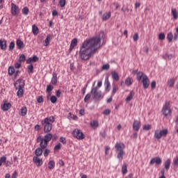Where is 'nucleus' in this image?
<instances>
[{
  "mask_svg": "<svg viewBox=\"0 0 178 178\" xmlns=\"http://www.w3.org/2000/svg\"><path fill=\"white\" fill-rule=\"evenodd\" d=\"M101 38L104 40L105 38V33L104 31H101L99 34L94 38L90 39V56H94L97 52H98V49L102 47L101 45Z\"/></svg>",
  "mask_w": 178,
  "mask_h": 178,
  "instance_id": "f257e3e1",
  "label": "nucleus"
},
{
  "mask_svg": "<svg viewBox=\"0 0 178 178\" xmlns=\"http://www.w3.org/2000/svg\"><path fill=\"white\" fill-rule=\"evenodd\" d=\"M79 54L82 60H88L90 59V39H86L80 47Z\"/></svg>",
  "mask_w": 178,
  "mask_h": 178,
  "instance_id": "f03ea898",
  "label": "nucleus"
},
{
  "mask_svg": "<svg viewBox=\"0 0 178 178\" xmlns=\"http://www.w3.org/2000/svg\"><path fill=\"white\" fill-rule=\"evenodd\" d=\"M55 122V117L50 116L47 117L41 121V124L43 126V130L44 133H50L52 130V123Z\"/></svg>",
  "mask_w": 178,
  "mask_h": 178,
  "instance_id": "7ed1b4c3",
  "label": "nucleus"
},
{
  "mask_svg": "<svg viewBox=\"0 0 178 178\" xmlns=\"http://www.w3.org/2000/svg\"><path fill=\"white\" fill-rule=\"evenodd\" d=\"M52 140V134L48 132L44 135V137L42 138V136H39L36 139V143H40V147L42 148H47L48 147V143Z\"/></svg>",
  "mask_w": 178,
  "mask_h": 178,
  "instance_id": "20e7f679",
  "label": "nucleus"
},
{
  "mask_svg": "<svg viewBox=\"0 0 178 178\" xmlns=\"http://www.w3.org/2000/svg\"><path fill=\"white\" fill-rule=\"evenodd\" d=\"M24 81L22 79H19L15 83L14 87L15 90H18L17 92V95L19 97V98H22L24 94V90L23 88H24Z\"/></svg>",
  "mask_w": 178,
  "mask_h": 178,
  "instance_id": "39448f33",
  "label": "nucleus"
},
{
  "mask_svg": "<svg viewBox=\"0 0 178 178\" xmlns=\"http://www.w3.org/2000/svg\"><path fill=\"white\" fill-rule=\"evenodd\" d=\"M137 80L143 83V88L147 90L149 87V79L147 74H144L143 72H138L137 74Z\"/></svg>",
  "mask_w": 178,
  "mask_h": 178,
  "instance_id": "423d86ee",
  "label": "nucleus"
},
{
  "mask_svg": "<svg viewBox=\"0 0 178 178\" xmlns=\"http://www.w3.org/2000/svg\"><path fill=\"white\" fill-rule=\"evenodd\" d=\"M90 93L92 95L95 102H99L102 99V92H98V87L92 88Z\"/></svg>",
  "mask_w": 178,
  "mask_h": 178,
  "instance_id": "0eeeda50",
  "label": "nucleus"
},
{
  "mask_svg": "<svg viewBox=\"0 0 178 178\" xmlns=\"http://www.w3.org/2000/svg\"><path fill=\"white\" fill-rule=\"evenodd\" d=\"M170 105V102H165V106L163 108L162 112L164 116H171L172 115V108L169 107Z\"/></svg>",
  "mask_w": 178,
  "mask_h": 178,
  "instance_id": "6e6552de",
  "label": "nucleus"
},
{
  "mask_svg": "<svg viewBox=\"0 0 178 178\" xmlns=\"http://www.w3.org/2000/svg\"><path fill=\"white\" fill-rule=\"evenodd\" d=\"M72 135L78 140H83L85 137L84 134L80 129H75L72 131Z\"/></svg>",
  "mask_w": 178,
  "mask_h": 178,
  "instance_id": "1a4fd4ad",
  "label": "nucleus"
},
{
  "mask_svg": "<svg viewBox=\"0 0 178 178\" xmlns=\"http://www.w3.org/2000/svg\"><path fill=\"white\" fill-rule=\"evenodd\" d=\"M20 13V9L19 8V6H17L14 3H11V15L13 16H17Z\"/></svg>",
  "mask_w": 178,
  "mask_h": 178,
  "instance_id": "9d476101",
  "label": "nucleus"
},
{
  "mask_svg": "<svg viewBox=\"0 0 178 178\" xmlns=\"http://www.w3.org/2000/svg\"><path fill=\"white\" fill-rule=\"evenodd\" d=\"M154 163H156V165H161V163H162V159L159 156L152 158L150 161V165H154Z\"/></svg>",
  "mask_w": 178,
  "mask_h": 178,
  "instance_id": "9b49d317",
  "label": "nucleus"
},
{
  "mask_svg": "<svg viewBox=\"0 0 178 178\" xmlns=\"http://www.w3.org/2000/svg\"><path fill=\"white\" fill-rule=\"evenodd\" d=\"M115 148L116 151H118V152H120L122 151H124L123 149L126 148V146L124 145L123 143H117L115 144Z\"/></svg>",
  "mask_w": 178,
  "mask_h": 178,
  "instance_id": "f8f14e48",
  "label": "nucleus"
},
{
  "mask_svg": "<svg viewBox=\"0 0 178 178\" xmlns=\"http://www.w3.org/2000/svg\"><path fill=\"white\" fill-rule=\"evenodd\" d=\"M0 48L2 51H6V48H8V41L6 40H2L0 39Z\"/></svg>",
  "mask_w": 178,
  "mask_h": 178,
  "instance_id": "ddd939ff",
  "label": "nucleus"
},
{
  "mask_svg": "<svg viewBox=\"0 0 178 178\" xmlns=\"http://www.w3.org/2000/svg\"><path fill=\"white\" fill-rule=\"evenodd\" d=\"M10 108H12V104L8 103L6 102H5L3 104H1V108L4 111H9Z\"/></svg>",
  "mask_w": 178,
  "mask_h": 178,
  "instance_id": "4468645a",
  "label": "nucleus"
},
{
  "mask_svg": "<svg viewBox=\"0 0 178 178\" xmlns=\"http://www.w3.org/2000/svg\"><path fill=\"white\" fill-rule=\"evenodd\" d=\"M140 127H141V122L138 120H134L133 124V129L135 131H138L140 130Z\"/></svg>",
  "mask_w": 178,
  "mask_h": 178,
  "instance_id": "2eb2a0df",
  "label": "nucleus"
},
{
  "mask_svg": "<svg viewBox=\"0 0 178 178\" xmlns=\"http://www.w3.org/2000/svg\"><path fill=\"white\" fill-rule=\"evenodd\" d=\"M74 47H77V38H74L72 41H71V44L70 46V52H72V51H73V49H74Z\"/></svg>",
  "mask_w": 178,
  "mask_h": 178,
  "instance_id": "dca6fc26",
  "label": "nucleus"
},
{
  "mask_svg": "<svg viewBox=\"0 0 178 178\" xmlns=\"http://www.w3.org/2000/svg\"><path fill=\"white\" fill-rule=\"evenodd\" d=\"M33 161L34 163H35V165H37V166H42V165L43 163L42 159H40L37 156H33Z\"/></svg>",
  "mask_w": 178,
  "mask_h": 178,
  "instance_id": "f3484780",
  "label": "nucleus"
},
{
  "mask_svg": "<svg viewBox=\"0 0 178 178\" xmlns=\"http://www.w3.org/2000/svg\"><path fill=\"white\" fill-rule=\"evenodd\" d=\"M42 149H45V148H42V147H38L35 150V156H37V157L41 156V155H42V152H43Z\"/></svg>",
  "mask_w": 178,
  "mask_h": 178,
  "instance_id": "a211bd4d",
  "label": "nucleus"
},
{
  "mask_svg": "<svg viewBox=\"0 0 178 178\" xmlns=\"http://www.w3.org/2000/svg\"><path fill=\"white\" fill-rule=\"evenodd\" d=\"M52 76L51 84L55 86V84H57L58 83V74H56V72H53Z\"/></svg>",
  "mask_w": 178,
  "mask_h": 178,
  "instance_id": "6ab92c4d",
  "label": "nucleus"
},
{
  "mask_svg": "<svg viewBox=\"0 0 178 178\" xmlns=\"http://www.w3.org/2000/svg\"><path fill=\"white\" fill-rule=\"evenodd\" d=\"M16 44L18 49H23L24 48V43L20 39L17 40Z\"/></svg>",
  "mask_w": 178,
  "mask_h": 178,
  "instance_id": "aec40b11",
  "label": "nucleus"
},
{
  "mask_svg": "<svg viewBox=\"0 0 178 178\" xmlns=\"http://www.w3.org/2000/svg\"><path fill=\"white\" fill-rule=\"evenodd\" d=\"M104 84L106 86V91H110L111 90V82H109V78L108 76H106L105 79Z\"/></svg>",
  "mask_w": 178,
  "mask_h": 178,
  "instance_id": "412c9836",
  "label": "nucleus"
},
{
  "mask_svg": "<svg viewBox=\"0 0 178 178\" xmlns=\"http://www.w3.org/2000/svg\"><path fill=\"white\" fill-rule=\"evenodd\" d=\"M90 126L92 129L95 130V129H98V127H99V123H98V121L97 120H93L90 122Z\"/></svg>",
  "mask_w": 178,
  "mask_h": 178,
  "instance_id": "4be33fe9",
  "label": "nucleus"
},
{
  "mask_svg": "<svg viewBox=\"0 0 178 178\" xmlns=\"http://www.w3.org/2000/svg\"><path fill=\"white\" fill-rule=\"evenodd\" d=\"M134 95H136V93L134 92V91L131 90L130 92L129 95L126 98L125 101L127 102H130V101H131V99H133Z\"/></svg>",
  "mask_w": 178,
  "mask_h": 178,
  "instance_id": "5701e85b",
  "label": "nucleus"
},
{
  "mask_svg": "<svg viewBox=\"0 0 178 178\" xmlns=\"http://www.w3.org/2000/svg\"><path fill=\"white\" fill-rule=\"evenodd\" d=\"M173 58H175V54H165L164 55H163V58L168 60H171L172 59H173Z\"/></svg>",
  "mask_w": 178,
  "mask_h": 178,
  "instance_id": "b1692460",
  "label": "nucleus"
},
{
  "mask_svg": "<svg viewBox=\"0 0 178 178\" xmlns=\"http://www.w3.org/2000/svg\"><path fill=\"white\" fill-rule=\"evenodd\" d=\"M170 159H168L165 163H164V168L165 169V170H169V169H170Z\"/></svg>",
  "mask_w": 178,
  "mask_h": 178,
  "instance_id": "393cba45",
  "label": "nucleus"
},
{
  "mask_svg": "<svg viewBox=\"0 0 178 178\" xmlns=\"http://www.w3.org/2000/svg\"><path fill=\"white\" fill-rule=\"evenodd\" d=\"M175 83H176V79H175V78L170 79L168 81V87H170L171 88L175 87Z\"/></svg>",
  "mask_w": 178,
  "mask_h": 178,
  "instance_id": "a878e982",
  "label": "nucleus"
},
{
  "mask_svg": "<svg viewBox=\"0 0 178 178\" xmlns=\"http://www.w3.org/2000/svg\"><path fill=\"white\" fill-rule=\"evenodd\" d=\"M40 30L38 29V27L35 26V24L32 26V33L33 35H38Z\"/></svg>",
  "mask_w": 178,
  "mask_h": 178,
  "instance_id": "bb28decb",
  "label": "nucleus"
},
{
  "mask_svg": "<svg viewBox=\"0 0 178 178\" xmlns=\"http://www.w3.org/2000/svg\"><path fill=\"white\" fill-rule=\"evenodd\" d=\"M112 79L115 81H119V74L118 72L113 71L111 72Z\"/></svg>",
  "mask_w": 178,
  "mask_h": 178,
  "instance_id": "cd10ccee",
  "label": "nucleus"
},
{
  "mask_svg": "<svg viewBox=\"0 0 178 178\" xmlns=\"http://www.w3.org/2000/svg\"><path fill=\"white\" fill-rule=\"evenodd\" d=\"M134 80L132 78L128 77L125 80V84L129 87V86H131L133 84Z\"/></svg>",
  "mask_w": 178,
  "mask_h": 178,
  "instance_id": "c85d7f7f",
  "label": "nucleus"
},
{
  "mask_svg": "<svg viewBox=\"0 0 178 178\" xmlns=\"http://www.w3.org/2000/svg\"><path fill=\"white\" fill-rule=\"evenodd\" d=\"M125 153L124 151H121L118 153L117 158L119 159V161L123 160V156H124Z\"/></svg>",
  "mask_w": 178,
  "mask_h": 178,
  "instance_id": "c756f323",
  "label": "nucleus"
},
{
  "mask_svg": "<svg viewBox=\"0 0 178 178\" xmlns=\"http://www.w3.org/2000/svg\"><path fill=\"white\" fill-rule=\"evenodd\" d=\"M154 137L155 138H157V140H161V138H162V134L159 130L155 131Z\"/></svg>",
  "mask_w": 178,
  "mask_h": 178,
  "instance_id": "7c9ffc66",
  "label": "nucleus"
},
{
  "mask_svg": "<svg viewBox=\"0 0 178 178\" xmlns=\"http://www.w3.org/2000/svg\"><path fill=\"white\" fill-rule=\"evenodd\" d=\"M171 13L173 16V18L176 20L178 18V13L177 11L176 10V8H172L171 10Z\"/></svg>",
  "mask_w": 178,
  "mask_h": 178,
  "instance_id": "2f4dec72",
  "label": "nucleus"
},
{
  "mask_svg": "<svg viewBox=\"0 0 178 178\" xmlns=\"http://www.w3.org/2000/svg\"><path fill=\"white\" fill-rule=\"evenodd\" d=\"M51 37H52V35H47L45 40H44V47H48L49 45V41H51Z\"/></svg>",
  "mask_w": 178,
  "mask_h": 178,
  "instance_id": "473e14b6",
  "label": "nucleus"
},
{
  "mask_svg": "<svg viewBox=\"0 0 178 178\" xmlns=\"http://www.w3.org/2000/svg\"><path fill=\"white\" fill-rule=\"evenodd\" d=\"M111 18V12L109 13H106L103 15V17H102V19L103 20H108V19Z\"/></svg>",
  "mask_w": 178,
  "mask_h": 178,
  "instance_id": "72a5a7b5",
  "label": "nucleus"
},
{
  "mask_svg": "<svg viewBox=\"0 0 178 178\" xmlns=\"http://www.w3.org/2000/svg\"><path fill=\"white\" fill-rule=\"evenodd\" d=\"M167 40H168V42H172L173 40V33L172 32L168 33Z\"/></svg>",
  "mask_w": 178,
  "mask_h": 178,
  "instance_id": "f704fd0d",
  "label": "nucleus"
},
{
  "mask_svg": "<svg viewBox=\"0 0 178 178\" xmlns=\"http://www.w3.org/2000/svg\"><path fill=\"white\" fill-rule=\"evenodd\" d=\"M27 115V107L24 106L21 108V115L26 116Z\"/></svg>",
  "mask_w": 178,
  "mask_h": 178,
  "instance_id": "c9c22d12",
  "label": "nucleus"
},
{
  "mask_svg": "<svg viewBox=\"0 0 178 178\" xmlns=\"http://www.w3.org/2000/svg\"><path fill=\"white\" fill-rule=\"evenodd\" d=\"M14 73H15V67H13V66H10V67H8V74H9L10 76H12V75H13Z\"/></svg>",
  "mask_w": 178,
  "mask_h": 178,
  "instance_id": "e433bc0d",
  "label": "nucleus"
},
{
  "mask_svg": "<svg viewBox=\"0 0 178 178\" xmlns=\"http://www.w3.org/2000/svg\"><path fill=\"white\" fill-rule=\"evenodd\" d=\"M49 166V169L51 170L54 169V168H55V161H54V160H51L48 163Z\"/></svg>",
  "mask_w": 178,
  "mask_h": 178,
  "instance_id": "4c0bfd02",
  "label": "nucleus"
},
{
  "mask_svg": "<svg viewBox=\"0 0 178 178\" xmlns=\"http://www.w3.org/2000/svg\"><path fill=\"white\" fill-rule=\"evenodd\" d=\"M8 49L9 51H10V52H12V51L15 49V41H13L10 43V44L8 45Z\"/></svg>",
  "mask_w": 178,
  "mask_h": 178,
  "instance_id": "58836bf2",
  "label": "nucleus"
},
{
  "mask_svg": "<svg viewBox=\"0 0 178 178\" xmlns=\"http://www.w3.org/2000/svg\"><path fill=\"white\" fill-rule=\"evenodd\" d=\"M50 101L51 102V104H56L57 101H58V97H56V96L53 95L50 97Z\"/></svg>",
  "mask_w": 178,
  "mask_h": 178,
  "instance_id": "ea45409f",
  "label": "nucleus"
},
{
  "mask_svg": "<svg viewBox=\"0 0 178 178\" xmlns=\"http://www.w3.org/2000/svg\"><path fill=\"white\" fill-rule=\"evenodd\" d=\"M168 129H163L161 131H160V133L161 134V137H166V136H168Z\"/></svg>",
  "mask_w": 178,
  "mask_h": 178,
  "instance_id": "a19ab883",
  "label": "nucleus"
},
{
  "mask_svg": "<svg viewBox=\"0 0 178 178\" xmlns=\"http://www.w3.org/2000/svg\"><path fill=\"white\" fill-rule=\"evenodd\" d=\"M29 7H24L22 9V14H24L25 16H27V15H29Z\"/></svg>",
  "mask_w": 178,
  "mask_h": 178,
  "instance_id": "79ce46f5",
  "label": "nucleus"
},
{
  "mask_svg": "<svg viewBox=\"0 0 178 178\" xmlns=\"http://www.w3.org/2000/svg\"><path fill=\"white\" fill-rule=\"evenodd\" d=\"M54 90V86L51 84L47 86L46 92H51Z\"/></svg>",
  "mask_w": 178,
  "mask_h": 178,
  "instance_id": "37998d69",
  "label": "nucleus"
},
{
  "mask_svg": "<svg viewBox=\"0 0 178 178\" xmlns=\"http://www.w3.org/2000/svg\"><path fill=\"white\" fill-rule=\"evenodd\" d=\"M33 70H34V65H33V64H31L28 66V73H33Z\"/></svg>",
  "mask_w": 178,
  "mask_h": 178,
  "instance_id": "c03bdc74",
  "label": "nucleus"
},
{
  "mask_svg": "<svg viewBox=\"0 0 178 178\" xmlns=\"http://www.w3.org/2000/svg\"><path fill=\"white\" fill-rule=\"evenodd\" d=\"M122 175H126V173H127V165H122Z\"/></svg>",
  "mask_w": 178,
  "mask_h": 178,
  "instance_id": "a18cd8bd",
  "label": "nucleus"
},
{
  "mask_svg": "<svg viewBox=\"0 0 178 178\" xmlns=\"http://www.w3.org/2000/svg\"><path fill=\"white\" fill-rule=\"evenodd\" d=\"M119 90V88H118V86L114 85L113 86V90H112V95H115L116 94V92Z\"/></svg>",
  "mask_w": 178,
  "mask_h": 178,
  "instance_id": "49530a36",
  "label": "nucleus"
},
{
  "mask_svg": "<svg viewBox=\"0 0 178 178\" xmlns=\"http://www.w3.org/2000/svg\"><path fill=\"white\" fill-rule=\"evenodd\" d=\"M37 102L38 104H42L44 102V97L42 96L38 97Z\"/></svg>",
  "mask_w": 178,
  "mask_h": 178,
  "instance_id": "de8ad7c7",
  "label": "nucleus"
},
{
  "mask_svg": "<svg viewBox=\"0 0 178 178\" xmlns=\"http://www.w3.org/2000/svg\"><path fill=\"white\" fill-rule=\"evenodd\" d=\"M60 8H65L66 5V0H60L59 1Z\"/></svg>",
  "mask_w": 178,
  "mask_h": 178,
  "instance_id": "09e8293b",
  "label": "nucleus"
},
{
  "mask_svg": "<svg viewBox=\"0 0 178 178\" xmlns=\"http://www.w3.org/2000/svg\"><path fill=\"white\" fill-rule=\"evenodd\" d=\"M51 152V151L49 149H45L44 152H43V155L45 158H47V156H48V155H49V153Z\"/></svg>",
  "mask_w": 178,
  "mask_h": 178,
  "instance_id": "8fccbe9b",
  "label": "nucleus"
},
{
  "mask_svg": "<svg viewBox=\"0 0 178 178\" xmlns=\"http://www.w3.org/2000/svg\"><path fill=\"white\" fill-rule=\"evenodd\" d=\"M62 147V145L60 143H58L54 148V151H58V149H60V147Z\"/></svg>",
  "mask_w": 178,
  "mask_h": 178,
  "instance_id": "3c124183",
  "label": "nucleus"
},
{
  "mask_svg": "<svg viewBox=\"0 0 178 178\" xmlns=\"http://www.w3.org/2000/svg\"><path fill=\"white\" fill-rule=\"evenodd\" d=\"M26 60V56L24 54H22L19 56V62H24Z\"/></svg>",
  "mask_w": 178,
  "mask_h": 178,
  "instance_id": "603ef678",
  "label": "nucleus"
},
{
  "mask_svg": "<svg viewBox=\"0 0 178 178\" xmlns=\"http://www.w3.org/2000/svg\"><path fill=\"white\" fill-rule=\"evenodd\" d=\"M159 38L161 41H163V40H165V33H159Z\"/></svg>",
  "mask_w": 178,
  "mask_h": 178,
  "instance_id": "864d4df0",
  "label": "nucleus"
},
{
  "mask_svg": "<svg viewBox=\"0 0 178 178\" xmlns=\"http://www.w3.org/2000/svg\"><path fill=\"white\" fill-rule=\"evenodd\" d=\"M6 162V156H3L0 157V163L2 165V163H5Z\"/></svg>",
  "mask_w": 178,
  "mask_h": 178,
  "instance_id": "5fc2aeb1",
  "label": "nucleus"
},
{
  "mask_svg": "<svg viewBox=\"0 0 178 178\" xmlns=\"http://www.w3.org/2000/svg\"><path fill=\"white\" fill-rule=\"evenodd\" d=\"M110 65L109 64H105L102 66V70H109Z\"/></svg>",
  "mask_w": 178,
  "mask_h": 178,
  "instance_id": "6e6d98bb",
  "label": "nucleus"
},
{
  "mask_svg": "<svg viewBox=\"0 0 178 178\" xmlns=\"http://www.w3.org/2000/svg\"><path fill=\"white\" fill-rule=\"evenodd\" d=\"M151 129H152L151 124H147L143 127V130L148 131V130H151Z\"/></svg>",
  "mask_w": 178,
  "mask_h": 178,
  "instance_id": "4d7b16f0",
  "label": "nucleus"
},
{
  "mask_svg": "<svg viewBox=\"0 0 178 178\" xmlns=\"http://www.w3.org/2000/svg\"><path fill=\"white\" fill-rule=\"evenodd\" d=\"M138 38H140V37L138 36V33H135L133 36L134 41H138Z\"/></svg>",
  "mask_w": 178,
  "mask_h": 178,
  "instance_id": "13d9d810",
  "label": "nucleus"
},
{
  "mask_svg": "<svg viewBox=\"0 0 178 178\" xmlns=\"http://www.w3.org/2000/svg\"><path fill=\"white\" fill-rule=\"evenodd\" d=\"M60 143H62V144H66V138L61 136L60 138Z\"/></svg>",
  "mask_w": 178,
  "mask_h": 178,
  "instance_id": "bf43d9fd",
  "label": "nucleus"
},
{
  "mask_svg": "<svg viewBox=\"0 0 178 178\" xmlns=\"http://www.w3.org/2000/svg\"><path fill=\"white\" fill-rule=\"evenodd\" d=\"M151 88L152 90H154V88H156V81H153L151 83Z\"/></svg>",
  "mask_w": 178,
  "mask_h": 178,
  "instance_id": "052dcab7",
  "label": "nucleus"
},
{
  "mask_svg": "<svg viewBox=\"0 0 178 178\" xmlns=\"http://www.w3.org/2000/svg\"><path fill=\"white\" fill-rule=\"evenodd\" d=\"M104 115H106V116L111 115V109H106L104 111Z\"/></svg>",
  "mask_w": 178,
  "mask_h": 178,
  "instance_id": "680f3d73",
  "label": "nucleus"
},
{
  "mask_svg": "<svg viewBox=\"0 0 178 178\" xmlns=\"http://www.w3.org/2000/svg\"><path fill=\"white\" fill-rule=\"evenodd\" d=\"M60 94H62V92H60V90H58L56 92V95L57 98H60Z\"/></svg>",
  "mask_w": 178,
  "mask_h": 178,
  "instance_id": "e2e57ef3",
  "label": "nucleus"
},
{
  "mask_svg": "<svg viewBox=\"0 0 178 178\" xmlns=\"http://www.w3.org/2000/svg\"><path fill=\"white\" fill-rule=\"evenodd\" d=\"M15 67L16 69H20V67H22V63H16L15 64Z\"/></svg>",
  "mask_w": 178,
  "mask_h": 178,
  "instance_id": "0e129e2a",
  "label": "nucleus"
},
{
  "mask_svg": "<svg viewBox=\"0 0 178 178\" xmlns=\"http://www.w3.org/2000/svg\"><path fill=\"white\" fill-rule=\"evenodd\" d=\"M31 60H32V62H37V60H38V56H33L31 58Z\"/></svg>",
  "mask_w": 178,
  "mask_h": 178,
  "instance_id": "69168bd1",
  "label": "nucleus"
},
{
  "mask_svg": "<svg viewBox=\"0 0 178 178\" xmlns=\"http://www.w3.org/2000/svg\"><path fill=\"white\" fill-rule=\"evenodd\" d=\"M89 99H90V93H88L84 98V102H87V101H88Z\"/></svg>",
  "mask_w": 178,
  "mask_h": 178,
  "instance_id": "338daca9",
  "label": "nucleus"
},
{
  "mask_svg": "<svg viewBox=\"0 0 178 178\" xmlns=\"http://www.w3.org/2000/svg\"><path fill=\"white\" fill-rule=\"evenodd\" d=\"M4 163L6 166V168H8V166H10V165H12V163L10 161H6V162Z\"/></svg>",
  "mask_w": 178,
  "mask_h": 178,
  "instance_id": "774afa93",
  "label": "nucleus"
}]
</instances>
